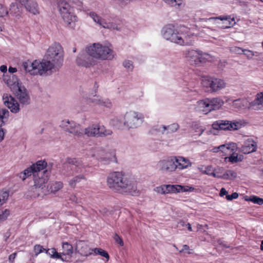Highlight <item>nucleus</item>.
Masks as SVG:
<instances>
[{
  "instance_id": "obj_1",
  "label": "nucleus",
  "mask_w": 263,
  "mask_h": 263,
  "mask_svg": "<svg viewBox=\"0 0 263 263\" xmlns=\"http://www.w3.org/2000/svg\"><path fill=\"white\" fill-rule=\"evenodd\" d=\"M64 50L59 43H54L50 46L46 51L42 61L41 73L51 75L59 70L62 66L64 61Z\"/></svg>"
},
{
  "instance_id": "obj_2",
  "label": "nucleus",
  "mask_w": 263,
  "mask_h": 263,
  "mask_svg": "<svg viewBox=\"0 0 263 263\" xmlns=\"http://www.w3.org/2000/svg\"><path fill=\"white\" fill-rule=\"evenodd\" d=\"M47 166V163L45 161H38L35 164H32L20 173V177L24 180L27 177L32 174L34 177V185L32 190H35L39 192L44 186V184L48 181L49 173L46 170L43 172H40Z\"/></svg>"
},
{
  "instance_id": "obj_3",
  "label": "nucleus",
  "mask_w": 263,
  "mask_h": 263,
  "mask_svg": "<svg viewBox=\"0 0 263 263\" xmlns=\"http://www.w3.org/2000/svg\"><path fill=\"white\" fill-rule=\"evenodd\" d=\"M108 186L115 192L130 193L136 190L135 183L120 172L110 173L107 178Z\"/></svg>"
},
{
  "instance_id": "obj_4",
  "label": "nucleus",
  "mask_w": 263,
  "mask_h": 263,
  "mask_svg": "<svg viewBox=\"0 0 263 263\" xmlns=\"http://www.w3.org/2000/svg\"><path fill=\"white\" fill-rule=\"evenodd\" d=\"M162 34L164 39L180 45H186L191 44L188 40L189 35L185 33H179L175 29L174 26L168 24L164 26L162 30Z\"/></svg>"
},
{
  "instance_id": "obj_5",
  "label": "nucleus",
  "mask_w": 263,
  "mask_h": 263,
  "mask_svg": "<svg viewBox=\"0 0 263 263\" xmlns=\"http://www.w3.org/2000/svg\"><path fill=\"white\" fill-rule=\"evenodd\" d=\"M57 1V7L64 22L69 27L73 28L77 16L73 13L72 7L66 0Z\"/></svg>"
},
{
  "instance_id": "obj_6",
  "label": "nucleus",
  "mask_w": 263,
  "mask_h": 263,
  "mask_svg": "<svg viewBox=\"0 0 263 263\" xmlns=\"http://www.w3.org/2000/svg\"><path fill=\"white\" fill-rule=\"evenodd\" d=\"M87 48L88 53L92 57L97 59L111 60L114 56L112 49L99 43H94Z\"/></svg>"
},
{
  "instance_id": "obj_7",
  "label": "nucleus",
  "mask_w": 263,
  "mask_h": 263,
  "mask_svg": "<svg viewBox=\"0 0 263 263\" xmlns=\"http://www.w3.org/2000/svg\"><path fill=\"white\" fill-rule=\"evenodd\" d=\"M205 56H207V54L197 50H189L185 52L186 59L191 65L196 66H201L206 62Z\"/></svg>"
},
{
  "instance_id": "obj_8",
  "label": "nucleus",
  "mask_w": 263,
  "mask_h": 263,
  "mask_svg": "<svg viewBox=\"0 0 263 263\" xmlns=\"http://www.w3.org/2000/svg\"><path fill=\"white\" fill-rule=\"evenodd\" d=\"M226 83L222 79L216 78H205L202 80V86L210 92H217L226 87Z\"/></svg>"
},
{
  "instance_id": "obj_9",
  "label": "nucleus",
  "mask_w": 263,
  "mask_h": 263,
  "mask_svg": "<svg viewBox=\"0 0 263 263\" xmlns=\"http://www.w3.org/2000/svg\"><path fill=\"white\" fill-rule=\"evenodd\" d=\"M112 133L111 130L106 129L104 126H100L97 124L89 126L84 130V134L90 137H105L111 135Z\"/></svg>"
},
{
  "instance_id": "obj_10",
  "label": "nucleus",
  "mask_w": 263,
  "mask_h": 263,
  "mask_svg": "<svg viewBox=\"0 0 263 263\" xmlns=\"http://www.w3.org/2000/svg\"><path fill=\"white\" fill-rule=\"evenodd\" d=\"M143 118L141 114L134 111L126 112L124 116V124L128 128H136L143 123Z\"/></svg>"
},
{
  "instance_id": "obj_11",
  "label": "nucleus",
  "mask_w": 263,
  "mask_h": 263,
  "mask_svg": "<svg viewBox=\"0 0 263 263\" xmlns=\"http://www.w3.org/2000/svg\"><path fill=\"white\" fill-rule=\"evenodd\" d=\"M200 107L206 108L209 111L220 109L224 104V101L220 98L205 99L198 101Z\"/></svg>"
},
{
  "instance_id": "obj_12",
  "label": "nucleus",
  "mask_w": 263,
  "mask_h": 263,
  "mask_svg": "<svg viewBox=\"0 0 263 263\" xmlns=\"http://www.w3.org/2000/svg\"><path fill=\"white\" fill-rule=\"evenodd\" d=\"M242 123L240 121H229L228 120H218L213 123L212 127L214 129L235 130L240 129L242 127Z\"/></svg>"
},
{
  "instance_id": "obj_13",
  "label": "nucleus",
  "mask_w": 263,
  "mask_h": 263,
  "mask_svg": "<svg viewBox=\"0 0 263 263\" xmlns=\"http://www.w3.org/2000/svg\"><path fill=\"white\" fill-rule=\"evenodd\" d=\"M60 126L64 131L74 136L81 137L83 135L81 126L72 121L63 120Z\"/></svg>"
},
{
  "instance_id": "obj_14",
  "label": "nucleus",
  "mask_w": 263,
  "mask_h": 263,
  "mask_svg": "<svg viewBox=\"0 0 263 263\" xmlns=\"http://www.w3.org/2000/svg\"><path fill=\"white\" fill-rule=\"evenodd\" d=\"M42 62L35 60L34 62H31L29 61L24 62L23 63L22 66L24 69L29 72L31 74H39L41 76H47L46 73H41L42 69L44 70L45 68H42L41 67Z\"/></svg>"
},
{
  "instance_id": "obj_15",
  "label": "nucleus",
  "mask_w": 263,
  "mask_h": 263,
  "mask_svg": "<svg viewBox=\"0 0 263 263\" xmlns=\"http://www.w3.org/2000/svg\"><path fill=\"white\" fill-rule=\"evenodd\" d=\"M158 165L160 170L167 172L175 171L177 168L176 157H171L167 159L159 161Z\"/></svg>"
},
{
  "instance_id": "obj_16",
  "label": "nucleus",
  "mask_w": 263,
  "mask_h": 263,
  "mask_svg": "<svg viewBox=\"0 0 263 263\" xmlns=\"http://www.w3.org/2000/svg\"><path fill=\"white\" fill-rule=\"evenodd\" d=\"M97 155L98 159L103 164H108L111 162H117V158L114 153H105L102 148L98 149Z\"/></svg>"
},
{
  "instance_id": "obj_17",
  "label": "nucleus",
  "mask_w": 263,
  "mask_h": 263,
  "mask_svg": "<svg viewBox=\"0 0 263 263\" xmlns=\"http://www.w3.org/2000/svg\"><path fill=\"white\" fill-rule=\"evenodd\" d=\"M93 58L88 53L87 49V53L83 52L79 54L76 59V63L79 66L89 67L95 64L96 62Z\"/></svg>"
},
{
  "instance_id": "obj_18",
  "label": "nucleus",
  "mask_w": 263,
  "mask_h": 263,
  "mask_svg": "<svg viewBox=\"0 0 263 263\" xmlns=\"http://www.w3.org/2000/svg\"><path fill=\"white\" fill-rule=\"evenodd\" d=\"M17 90L15 92L16 96L21 104L28 105L30 104V99L27 89L22 85H17Z\"/></svg>"
},
{
  "instance_id": "obj_19",
  "label": "nucleus",
  "mask_w": 263,
  "mask_h": 263,
  "mask_svg": "<svg viewBox=\"0 0 263 263\" xmlns=\"http://www.w3.org/2000/svg\"><path fill=\"white\" fill-rule=\"evenodd\" d=\"M4 103L13 113H17L20 111V105L17 101L11 96L4 94L3 96Z\"/></svg>"
},
{
  "instance_id": "obj_20",
  "label": "nucleus",
  "mask_w": 263,
  "mask_h": 263,
  "mask_svg": "<svg viewBox=\"0 0 263 263\" xmlns=\"http://www.w3.org/2000/svg\"><path fill=\"white\" fill-rule=\"evenodd\" d=\"M74 250L76 252L84 256H88L92 254L93 252V250L89 247L86 242L82 240L76 242Z\"/></svg>"
},
{
  "instance_id": "obj_21",
  "label": "nucleus",
  "mask_w": 263,
  "mask_h": 263,
  "mask_svg": "<svg viewBox=\"0 0 263 263\" xmlns=\"http://www.w3.org/2000/svg\"><path fill=\"white\" fill-rule=\"evenodd\" d=\"M257 145L252 139H248L239 148V151L243 154H250L256 152Z\"/></svg>"
},
{
  "instance_id": "obj_22",
  "label": "nucleus",
  "mask_w": 263,
  "mask_h": 263,
  "mask_svg": "<svg viewBox=\"0 0 263 263\" xmlns=\"http://www.w3.org/2000/svg\"><path fill=\"white\" fill-rule=\"evenodd\" d=\"M84 165L82 161L76 158H67L66 162L63 164L65 169H73L74 167L76 168V172L79 173V170L84 167Z\"/></svg>"
},
{
  "instance_id": "obj_23",
  "label": "nucleus",
  "mask_w": 263,
  "mask_h": 263,
  "mask_svg": "<svg viewBox=\"0 0 263 263\" xmlns=\"http://www.w3.org/2000/svg\"><path fill=\"white\" fill-rule=\"evenodd\" d=\"M8 11L11 15L18 18L22 13V8L17 3H12L10 5Z\"/></svg>"
},
{
  "instance_id": "obj_24",
  "label": "nucleus",
  "mask_w": 263,
  "mask_h": 263,
  "mask_svg": "<svg viewBox=\"0 0 263 263\" xmlns=\"http://www.w3.org/2000/svg\"><path fill=\"white\" fill-rule=\"evenodd\" d=\"M91 102L96 105L104 106L106 107H110L111 106V102L109 100H103L101 97L95 96L94 98L91 99Z\"/></svg>"
},
{
  "instance_id": "obj_25",
  "label": "nucleus",
  "mask_w": 263,
  "mask_h": 263,
  "mask_svg": "<svg viewBox=\"0 0 263 263\" xmlns=\"http://www.w3.org/2000/svg\"><path fill=\"white\" fill-rule=\"evenodd\" d=\"M176 163L177 167L180 170L186 168L191 165L189 160L182 157H176Z\"/></svg>"
},
{
  "instance_id": "obj_26",
  "label": "nucleus",
  "mask_w": 263,
  "mask_h": 263,
  "mask_svg": "<svg viewBox=\"0 0 263 263\" xmlns=\"http://www.w3.org/2000/svg\"><path fill=\"white\" fill-rule=\"evenodd\" d=\"M46 253L50 256L51 258H56V259H60L63 261H67L68 260L67 259V256H63L61 254L57 252L55 248L49 249L48 250H45Z\"/></svg>"
},
{
  "instance_id": "obj_27",
  "label": "nucleus",
  "mask_w": 263,
  "mask_h": 263,
  "mask_svg": "<svg viewBox=\"0 0 263 263\" xmlns=\"http://www.w3.org/2000/svg\"><path fill=\"white\" fill-rule=\"evenodd\" d=\"M63 252L61 253L62 256L65 257L66 255L71 256L73 253V248L71 245L67 242H63L62 245Z\"/></svg>"
},
{
  "instance_id": "obj_28",
  "label": "nucleus",
  "mask_w": 263,
  "mask_h": 263,
  "mask_svg": "<svg viewBox=\"0 0 263 263\" xmlns=\"http://www.w3.org/2000/svg\"><path fill=\"white\" fill-rule=\"evenodd\" d=\"M165 3L171 7L180 8L184 5V0H163Z\"/></svg>"
},
{
  "instance_id": "obj_29",
  "label": "nucleus",
  "mask_w": 263,
  "mask_h": 263,
  "mask_svg": "<svg viewBox=\"0 0 263 263\" xmlns=\"http://www.w3.org/2000/svg\"><path fill=\"white\" fill-rule=\"evenodd\" d=\"M82 180H86V178L84 175L82 174H80L79 175H77L73 178H72L71 179H70L68 181L69 185L71 187H75L76 186V184L81 181Z\"/></svg>"
},
{
  "instance_id": "obj_30",
  "label": "nucleus",
  "mask_w": 263,
  "mask_h": 263,
  "mask_svg": "<svg viewBox=\"0 0 263 263\" xmlns=\"http://www.w3.org/2000/svg\"><path fill=\"white\" fill-rule=\"evenodd\" d=\"M167 194L176 193L181 192L182 185H165Z\"/></svg>"
},
{
  "instance_id": "obj_31",
  "label": "nucleus",
  "mask_w": 263,
  "mask_h": 263,
  "mask_svg": "<svg viewBox=\"0 0 263 263\" xmlns=\"http://www.w3.org/2000/svg\"><path fill=\"white\" fill-rule=\"evenodd\" d=\"M237 177V174L236 172L232 170H228L222 174V179H235Z\"/></svg>"
},
{
  "instance_id": "obj_32",
  "label": "nucleus",
  "mask_w": 263,
  "mask_h": 263,
  "mask_svg": "<svg viewBox=\"0 0 263 263\" xmlns=\"http://www.w3.org/2000/svg\"><path fill=\"white\" fill-rule=\"evenodd\" d=\"M263 104V92L257 93L255 99L251 102L252 106L259 105Z\"/></svg>"
},
{
  "instance_id": "obj_33",
  "label": "nucleus",
  "mask_w": 263,
  "mask_h": 263,
  "mask_svg": "<svg viewBox=\"0 0 263 263\" xmlns=\"http://www.w3.org/2000/svg\"><path fill=\"white\" fill-rule=\"evenodd\" d=\"M92 250H93V252H94V253L95 254H99V255H101V256H103V257H104L105 258H106L107 259V260H109V254H108V253L106 251H105L101 248H95Z\"/></svg>"
},
{
  "instance_id": "obj_34",
  "label": "nucleus",
  "mask_w": 263,
  "mask_h": 263,
  "mask_svg": "<svg viewBox=\"0 0 263 263\" xmlns=\"http://www.w3.org/2000/svg\"><path fill=\"white\" fill-rule=\"evenodd\" d=\"M246 200L251 201L258 205L263 204V199L256 196H251L249 198L246 199Z\"/></svg>"
},
{
  "instance_id": "obj_35",
  "label": "nucleus",
  "mask_w": 263,
  "mask_h": 263,
  "mask_svg": "<svg viewBox=\"0 0 263 263\" xmlns=\"http://www.w3.org/2000/svg\"><path fill=\"white\" fill-rule=\"evenodd\" d=\"M245 101L243 99H238L234 100L232 103V106L236 108H241L242 107L245 106Z\"/></svg>"
},
{
  "instance_id": "obj_36",
  "label": "nucleus",
  "mask_w": 263,
  "mask_h": 263,
  "mask_svg": "<svg viewBox=\"0 0 263 263\" xmlns=\"http://www.w3.org/2000/svg\"><path fill=\"white\" fill-rule=\"evenodd\" d=\"M9 197V193L7 191L0 192V205H2L7 200Z\"/></svg>"
},
{
  "instance_id": "obj_37",
  "label": "nucleus",
  "mask_w": 263,
  "mask_h": 263,
  "mask_svg": "<svg viewBox=\"0 0 263 263\" xmlns=\"http://www.w3.org/2000/svg\"><path fill=\"white\" fill-rule=\"evenodd\" d=\"M10 215V211L8 209H0V222L5 220Z\"/></svg>"
},
{
  "instance_id": "obj_38",
  "label": "nucleus",
  "mask_w": 263,
  "mask_h": 263,
  "mask_svg": "<svg viewBox=\"0 0 263 263\" xmlns=\"http://www.w3.org/2000/svg\"><path fill=\"white\" fill-rule=\"evenodd\" d=\"M230 51L232 53H235V54H241L242 53V52H246L247 51L248 52H250L251 51L246 50V49H242V48L236 47V46H233L230 48Z\"/></svg>"
},
{
  "instance_id": "obj_39",
  "label": "nucleus",
  "mask_w": 263,
  "mask_h": 263,
  "mask_svg": "<svg viewBox=\"0 0 263 263\" xmlns=\"http://www.w3.org/2000/svg\"><path fill=\"white\" fill-rule=\"evenodd\" d=\"M9 115V111L6 109H2L0 110V121H5L7 119Z\"/></svg>"
},
{
  "instance_id": "obj_40",
  "label": "nucleus",
  "mask_w": 263,
  "mask_h": 263,
  "mask_svg": "<svg viewBox=\"0 0 263 263\" xmlns=\"http://www.w3.org/2000/svg\"><path fill=\"white\" fill-rule=\"evenodd\" d=\"M164 129H167L168 133H173L176 132L179 128L178 124L174 123L167 126H163Z\"/></svg>"
},
{
  "instance_id": "obj_41",
  "label": "nucleus",
  "mask_w": 263,
  "mask_h": 263,
  "mask_svg": "<svg viewBox=\"0 0 263 263\" xmlns=\"http://www.w3.org/2000/svg\"><path fill=\"white\" fill-rule=\"evenodd\" d=\"M63 186V184L62 182L59 181V182H55L54 183L52 184V185L51 186V189L52 191L53 192H57L62 189Z\"/></svg>"
},
{
  "instance_id": "obj_42",
  "label": "nucleus",
  "mask_w": 263,
  "mask_h": 263,
  "mask_svg": "<svg viewBox=\"0 0 263 263\" xmlns=\"http://www.w3.org/2000/svg\"><path fill=\"white\" fill-rule=\"evenodd\" d=\"M9 14V11L7 8L3 5L0 4V17H3L5 16H7Z\"/></svg>"
},
{
  "instance_id": "obj_43",
  "label": "nucleus",
  "mask_w": 263,
  "mask_h": 263,
  "mask_svg": "<svg viewBox=\"0 0 263 263\" xmlns=\"http://www.w3.org/2000/svg\"><path fill=\"white\" fill-rule=\"evenodd\" d=\"M217 18L220 19L221 21H228L229 25H233L235 23L234 18H231L230 16H220L219 17H217Z\"/></svg>"
},
{
  "instance_id": "obj_44",
  "label": "nucleus",
  "mask_w": 263,
  "mask_h": 263,
  "mask_svg": "<svg viewBox=\"0 0 263 263\" xmlns=\"http://www.w3.org/2000/svg\"><path fill=\"white\" fill-rule=\"evenodd\" d=\"M46 249L43 248V246L40 245H36L34 247V251L35 253V255L37 256L40 253L44 252L45 251Z\"/></svg>"
},
{
  "instance_id": "obj_45",
  "label": "nucleus",
  "mask_w": 263,
  "mask_h": 263,
  "mask_svg": "<svg viewBox=\"0 0 263 263\" xmlns=\"http://www.w3.org/2000/svg\"><path fill=\"white\" fill-rule=\"evenodd\" d=\"M155 191L159 194H167V192L166 191L165 185H162L160 186L157 187L155 189Z\"/></svg>"
},
{
  "instance_id": "obj_46",
  "label": "nucleus",
  "mask_w": 263,
  "mask_h": 263,
  "mask_svg": "<svg viewBox=\"0 0 263 263\" xmlns=\"http://www.w3.org/2000/svg\"><path fill=\"white\" fill-rule=\"evenodd\" d=\"M123 65L124 67L127 69L132 70L133 68V62L129 60H125L123 62Z\"/></svg>"
},
{
  "instance_id": "obj_47",
  "label": "nucleus",
  "mask_w": 263,
  "mask_h": 263,
  "mask_svg": "<svg viewBox=\"0 0 263 263\" xmlns=\"http://www.w3.org/2000/svg\"><path fill=\"white\" fill-rule=\"evenodd\" d=\"M107 29L120 30V28L118 27L117 25L114 22H108V26Z\"/></svg>"
},
{
  "instance_id": "obj_48",
  "label": "nucleus",
  "mask_w": 263,
  "mask_h": 263,
  "mask_svg": "<svg viewBox=\"0 0 263 263\" xmlns=\"http://www.w3.org/2000/svg\"><path fill=\"white\" fill-rule=\"evenodd\" d=\"M229 161L232 163H236L238 162L241 161V159H238V156H235L234 155H231L229 157Z\"/></svg>"
},
{
  "instance_id": "obj_49",
  "label": "nucleus",
  "mask_w": 263,
  "mask_h": 263,
  "mask_svg": "<svg viewBox=\"0 0 263 263\" xmlns=\"http://www.w3.org/2000/svg\"><path fill=\"white\" fill-rule=\"evenodd\" d=\"M228 152H231L237 149V145L235 143L227 144Z\"/></svg>"
},
{
  "instance_id": "obj_50",
  "label": "nucleus",
  "mask_w": 263,
  "mask_h": 263,
  "mask_svg": "<svg viewBox=\"0 0 263 263\" xmlns=\"http://www.w3.org/2000/svg\"><path fill=\"white\" fill-rule=\"evenodd\" d=\"M238 197V194L235 192L232 193L231 195H227L226 196V199L228 200H232L233 199H236Z\"/></svg>"
},
{
  "instance_id": "obj_51",
  "label": "nucleus",
  "mask_w": 263,
  "mask_h": 263,
  "mask_svg": "<svg viewBox=\"0 0 263 263\" xmlns=\"http://www.w3.org/2000/svg\"><path fill=\"white\" fill-rule=\"evenodd\" d=\"M114 239L117 243L120 245V246H123L124 245L123 240L122 238L117 234H116Z\"/></svg>"
},
{
  "instance_id": "obj_52",
  "label": "nucleus",
  "mask_w": 263,
  "mask_h": 263,
  "mask_svg": "<svg viewBox=\"0 0 263 263\" xmlns=\"http://www.w3.org/2000/svg\"><path fill=\"white\" fill-rule=\"evenodd\" d=\"M227 148H228L227 144H223L218 146V148L220 149V151L224 153H228V150Z\"/></svg>"
},
{
  "instance_id": "obj_53",
  "label": "nucleus",
  "mask_w": 263,
  "mask_h": 263,
  "mask_svg": "<svg viewBox=\"0 0 263 263\" xmlns=\"http://www.w3.org/2000/svg\"><path fill=\"white\" fill-rule=\"evenodd\" d=\"M194 190V188L193 187L189 186H182V189L181 190V192H192Z\"/></svg>"
},
{
  "instance_id": "obj_54",
  "label": "nucleus",
  "mask_w": 263,
  "mask_h": 263,
  "mask_svg": "<svg viewBox=\"0 0 263 263\" xmlns=\"http://www.w3.org/2000/svg\"><path fill=\"white\" fill-rule=\"evenodd\" d=\"M89 16L92 18V20L96 23L97 22V20L98 19V17L99 16L96 13H95L93 12H90Z\"/></svg>"
},
{
  "instance_id": "obj_55",
  "label": "nucleus",
  "mask_w": 263,
  "mask_h": 263,
  "mask_svg": "<svg viewBox=\"0 0 263 263\" xmlns=\"http://www.w3.org/2000/svg\"><path fill=\"white\" fill-rule=\"evenodd\" d=\"M16 255V253L11 254L9 257V259L10 262H13Z\"/></svg>"
},
{
  "instance_id": "obj_56",
  "label": "nucleus",
  "mask_w": 263,
  "mask_h": 263,
  "mask_svg": "<svg viewBox=\"0 0 263 263\" xmlns=\"http://www.w3.org/2000/svg\"><path fill=\"white\" fill-rule=\"evenodd\" d=\"M228 192L224 188H222L220 191V196H223L224 195H227Z\"/></svg>"
},
{
  "instance_id": "obj_57",
  "label": "nucleus",
  "mask_w": 263,
  "mask_h": 263,
  "mask_svg": "<svg viewBox=\"0 0 263 263\" xmlns=\"http://www.w3.org/2000/svg\"><path fill=\"white\" fill-rule=\"evenodd\" d=\"M4 132L3 129H0V142L4 139Z\"/></svg>"
},
{
  "instance_id": "obj_58",
  "label": "nucleus",
  "mask_w": 263,
  "mask_h": 263,
  "mask_svg": "<svg viewBox=\"0 0 263 263\" xmlns=\"http://www.w3.org/2000/svg\"><path fill=\"white\" fill-rule=\"evenodd\" d=\"M8 71L10 73H13L14 72H16L17 69L16 68L10 67L8 69Z\"/></svg>"
},
{
  "instance_id": "obj_59",
  "label": "nucleus",
  "mask_w": 263,
  "mask_h": 263,
  "mask_svg": "<svg viewBox=\"0 0 263 263\" xmlns=\"http://www.w3.org/2000/svg\"><path fill=\"white\" fill-rule=\"evenodd\" d=\"M108 22L107 23L105 21V20H103L101 26H102L103 28L107 29V26H108Z\"/></svg>"
},
{
  "instance_id": "obj_60",
  "label": "nucleus",
  "mask_w": 263,
  "mask_h": 263,
  "mask_svg": "<svg viewBox=\"0 0 263 263\" xmlns=\"http://www.w3.org/2000/svg\"><path fill=\"white\" fill-rule=\"evenodd\" d=\"M0 70L2 72H5L7 71V66H5V65H2L1 67H0Z\"/></svg>"
},
{
  "instance_id": "obj_61",
  "label": "nucleus",
  "mask_w": 263,
  "mask_h": 263,
  "mask_svg": "<svg viewBox=\"0 0 263 263\" xmlns=\"http://www.w3.org/2000/svg\"><path fill=\"white\" fill-rule=\"evenodd\" d=\"M12 80L14 82V84H15V83H17V85H17V84H18V85H20L18 82V79L15 76V75H13L12 76Z\"/></svg>"
},
{
  "instance_id": "obj_62",
  "label": "nucleus",
  "mask_w": 263,
  "mask_h": 263,
  "mask_svg": "<svg viewBox=\"0 0 263 263\" xmlns=\"http://www.w3.org/2000/svg\"><path fill=\"white\" fill-rule=\"evenodd\" d=\"M104 19L102 18L100 16H99L98 19L97 20V22L98 24H99L100 26L102 24V21Z\"/></svg>"
},
{
  "instance_id": "obj_63",
  "label": "nucleus",
  "mask_w": 263,
  "mask_h": 263,
  "mask_svg": "<svg viewBox=\"0 0 263 263\" xmlns=\"http://www.w3.org/2000/svg\"><path fill=\"white\" fill-rule=\"evenodd\" d=\"M204 173H205V174H208V175H211V176H213V177H214L216 178V175H217V173H214V172H212V173H206V171H205L204 172Z\"/></svg>"
},
{
  "instance_id": "obj_64",
  "label": "nucleus",
  "mask_w": 263,
  "mask_h": 263,
  "mask_svg": "<svg viewBox=\"0 0 263 263\" xmlns=\"http://www.w3.org/2000/svg\"><path fill=\"white\" fill-rule=\"evenodd\" d=\"M189 249V247L186 245H184L183 246V248L180 252H182V251H185V250H187Z\"/></svg>"
}]
</instances>
